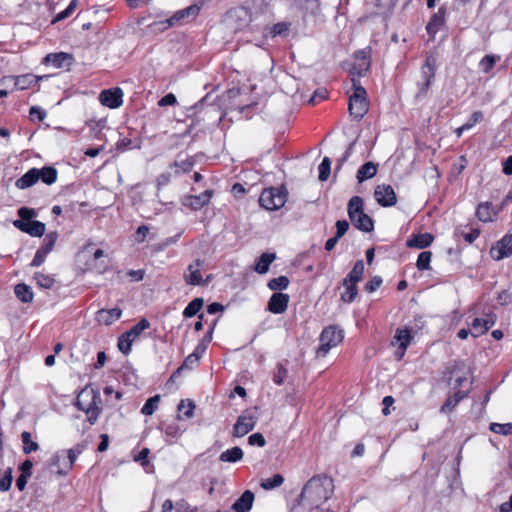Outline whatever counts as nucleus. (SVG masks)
<instances>
[{"mask_svg": "<svg viewBox=\"0 0 512 512\" xmlns=\"http://www.w3.org/2000/svg\"><path fill=\"white\" fill-rule=\"evenodd\" d=\"M20 219L14 220L13 225L20 231L32 237H41L45 233V224L40 221H32L37 213L33 208L21 207L17 211Z\"/></svg>", "mask_w": 512, "mask_h": 512, "instance_id": "4", "label": "nucleus"}, {"mask_svg": "<svg viewBox=\"0 0 512 512\" xmlns=\"http://www.w3.org/2000/svg\"><path fill=\"white\" fill-rule=\"evenodd\" d=\"M289 295L281 292L273 293L270 297L267 309L273 314H282L288 308Z\"/></svg>", "mask_w": 512, "mask_h": 512, "instance_id": "19", "label": "nucleus"}, {"mask_svg": "<svg viewBox=\"0 0 512 512\" xmlns=\"http://www.w3.org/2000/svg\"><path fill=\"white\" fill-rule=\"evenodd\" d=\"M468 395V391L456 390L449 394L448 398L440 408V412L443 414L451 413L456 406Z\"/></svg>", "mask_w": 512, "mask_h": 512, "instance_id": "21", "label": "nucleus"}, {"mask_svg": "<svg viewBox=\"0 0 512 512\" xmlns=\"http://www.w3.org/2000/svg\"><path fill=\"white\" fill-rule=\"evenodd\" d=\"M374 196L378 204L383 207H390L396 204L397 197L391 185L381 184L376 186Z\"/></svg>", "mask_w": 512, "mask_h": 512, "instance_id": "15", "label": "nucleus"}, {"mask_svg": "<svg viewBox=\"0 0 512 512\" xmlns=\"http://www.w3.org/2000/svg\"><path fill=\"white\" fill-rule=\"evenodd\" d=\"M176 512H198V507L191 506L186 500L181 499L176 503Z\"/></svg>", "mask_w": 512, "mask_h": 512, "instance_id": "57", "label": "nucleus"}, {"mask_svg": "<svg viewBox=\"0 0 512 512\" xmlns=\"http://www.w3.org/2000/svg\"><path fill=\"white\" fill-rule=\"evenodd\" d=\"M253 502L254 494L250 490H246L232 505V510L234 512H249Z\"/></svg>", "mask_w": 512, "mask_h": 512, "instance_id": "24", "label": "nucleus"}, {"mask_svg": "<svg viewBox=\"0 0 512 512\" xmlns=\"http://www.w3.org/2000/svg\"><path fill=\"white\" fill-rule=\"evenodd\" d=\"M499 60L500 56L486 55L480 60L479 68L483 73H489Z\"/></svg>", "mask_w": 512, "mask_h": 512, "instance_id": "40", "label": "nucleus"}, {"mask_svg": "<svg viewBox=\"0 0 512 512\" xmlns=\"http://www.w3.org/2000/svg\"><path fill=\"white\" fill-rule=\"evenodd\" d=\"M58 172L54 167L45 166L38 168V179L47 185H51L56 182Z\"/></svg>", "mask_w": 512, "mask_h": 512, "instance_id": "30", "label": "nucleus"}, {"mask_svg": "<svg viewBox=\"0 0 512 512\" xmlns=\"http://www.w3.org/2000/svg\"><path fill=\"white\" fill-rule=\"evenodd\" d=\"M370 60L357 61L351 70L353 75L358 77L362 76L365 72L369 70Z\"/></svg>", "mask_w": 512, "mask_h": 512, "instance_id": "52", "label": "nucleus"}, {"mask_svg": "<svg viewBox=\"0 0 512 512\" xmlns=\"http://www.w3.org/2000/svg\"><path fill=\"white\" fill-rule=\"evenodd\" d=\"M493 210L491 203L485 202L478 205L476 209V216L482 222H489L493 220Z\"/></svg>", "mask_w": 512, "mask_h": 512, "instance_id": "37", "label": "nucleus"}, {"mask_svg": "<svg viewBox=\"0 0 512 512\" xmlns=\"http://www.w3.org/2000/svg\"><path fill=\"white\" fill-rule=\"evenodd\" d=\"M48 253L45 252L44 250H42L41 248H39L35 255H34V258L31 262V266L32 267H39L40 265H42L47 257Z\"/></svg>", "mask_w": 512, "mask_h": 512, "instance_id": "61", "label": "nucleus"}, {"mask_svg": "<svg viewBox=\"0 0 512 512\" xmlns=\"http://www.w3.org/2000/svg\"><path fill=\"white\" fill-rule=\"evenodd\" d=\"M195 405L191 401L182 400L178 405V410L182 413L186 418H191L194 414Z\"/></svg>", "mask_w": 512, "mask_h": 512, "instance_id": "53", "label": "nucleus"}, {"mask_svg": "<svg viewBox=\"0 0 512 512\" xmlns=\"http://www.w3.org/2000/svg\"><path fill=\"white\" fill-rule=\"evenodd\" d=\"M445 13H446V8L445 7H440L437 11V13H435L430 21L428 22L427 24V32L431 35H434L436 34L440 27L444 24V21H445Z\"/></svg>", "mask_w": 512, "mask_h": 512, "instance_id": "26", "label": "nucleus"}, {"mask_svg": "<svg viewBox=\"0 0 512 512\" xmlns=\"http://www.w3.org/2000/svg\"><path fill=\"white\" fill-rule=\"evenodd\" d=\"M488 331L487 323L483 318H475L472 322L471 335L479 337Z\"/></svg>", "mask_w": 512, "mask_h": 512, "instance_id": "42", "label": "nucleus"}, {"mask_svg": "<svg viewBox=\"0 0 512 512\" xmlns=\"http://www.w3.org/2000/svg\"><path fill=\"white\" fill-rule=\"evenodd\" d=\"M215 325V323L213 324ZM213 329H214V326H212L210 328V330L208 331V333L203 337V339L201 340V342L197 345V347L195 348V352L197 354H199V356L201 357L203 355V353L205 352L206 348H207V345L212 341V334H213Z\"/></svg>", "mask_w": 512, "mask_h": 512, "instance_id": "51", "label": "nucleus"}, {"mask_svg": "<svg viewBox=\"0 0 512 512\" xmlns=\"http://www.w3.org/2000/svg\"><path fill=\"white\" fill-rule=\"evenodd\" d=\"M150 228L147 225H141L138 227L136 231L135 240L137 243H143L145 241V238L147 234L149 233Z\"/></svg>", "mask_w": 512, "mask_h": 512, "instance_id": "63", "label": "nucleus"}, {"mask_svg": "<svg viewBox=\"0 0 512 512\" xmlns=\"http://www.w3.org/2000/svg\"><path fill=\"white\" fill-rule=\"evenodd\" d=\"M203 264H204V261L197 259L193 263L188 265V267L183 275V278H184V281L186 282V284L192 285V286H198V285H202L204 283L202 275H201V269L203 267Z\"/></svg>", "mask_w": 512, "mask_h": 512, "instance_id": "17", "label": "nucleus"}, {"mask_svg": "<svg viewBox=\"0 0 512 512\" xmlns=\"http://www.w3.org/2000/svg\"><path fill=\"white\" fill-rule=\"evenodd\" d=\"M288 31H289V25L285 22H279V23H276L272 29H271V34L273 37L275 36H287L288 34Z\"/></svg>", "mask_w": 512, "mask_h": 512, "instance_id": "54", "label": "nucleus"}, {"mask_svg": "<svg viewBox=\"0 0 512 512\" xmlns=\"http://www.w3.org/2000/svg\"><path fill=\"white\" fill-rule=\"evenodd\" d=\"M57 239L58 233L56 231L49 232L45 236L43 245L40 248L49 254L54 249Z\"/></svg>", "mask_w": 512, "mask_h": 512, "instance_id": "48", "label": "nucleus"}, {"mask_svg": "<svg viewBox=\"0 0 512 512\" xmlns=\"http://www.w3.org/2000/svg\"><path fill=\"white\" fill-rule=\"evenodd\" d=\"M489 254L495 261H500L512 255V233L504 235L490 249Z\"/></svg>", "mask_w": 512, "mask_h": 512, "instance_id": "13", "label": "nucleus"}, {"mask_svg": "<svg viewBox=\"0 0 512 512\" xmlns=\"http://www.w3.org/2000/svg\"><path fill=\"white\" fill-rule=\"evenodd\" d=\"M436 72V60L433 56H427L421 67V81L418 82V92L416 98L420 99L426 96Z\"/></svg>", "mask_w": 512, "mask_h": 512, "instance_id": "11", "label": "nucleus"}, {"mask_svg": "<svg viewBox=\"0 0 512 512\" xmlns=\"http://www.w3.org/2000/svg\"><path fill=\"white\" fill-rule=\"evenodd\" d=\"M38 181V168H31L23 176L16 180L15 186L18 189H27L32 187Z\"/></svg>", "mask_w": 512, "mask_h": 512, "instance_id": "25", "label": "nucleus"}, {"mask_svg": "<svg viewBox=\"0 0 512 512\" xmlns=\"http://www.w3.org/2000/svg\"><path fill=\"white\" fill-rule=\"evenodd\" d=\"M39 80L40 78L33 74L20 75L15 78V87L18 90H25L37 84Z\"/></svg>", "mask_w": 512, "mask_h": 512, "instance_id": "31", "label": "nucleus"}, {"mask_svg": "<svg viewBox=\"0 0 512 512\" xmlns=\"http://www.w3.org/2000/svg\"><path fill=\"white\" fill-rule=\"evenodd\" d=\"M150 327L147 319L142 318L137 324L131 327L128 331L121 334L118 338L117 346L119 350L127 355L131 351L132 343L140 336V334Z\"/></svg>", "mask_w": 512, "mask_h": 512, "instance_id": "10", "label": "nucleus"}, {"mask_svg": "<svg viewBox=\"0 0 512 512\" xmlns=\"http://www.w3.org/2000/svg\"><path fill=\"white\" fill-rule=\"evenodd\" d=\"M12 470L9 468L5 471L3 477L0 479V491H8L12 484Z\"/></svg>", "mask_w": 512, "mask_h": 512, "instance_id": "55", "label": "nucleus"}, {"mask_svg": "<svg viewBox=\"0 0 512 512\" xmlns=\"http://www.w3.org/2000/svg\"><path fill=\"white\" fill-rule=\"evenodd\" d=\"M411 332H412V330L408 327L396 330L394 340L398 344V348L396 351V355H397L398 359H401L404 356L406 349H407L408 345L410 344V341L412 339Z\"/></svg>", "mask_w": 512, "mask_h": 512, "instance_id": "20", "label": "nucleus"}, {"mask_svg": "<svg viewBox=\"0 0 512 512\" xmlns=\"http://www.w3.org/2000/svg\"><path fill=\"white\" fill-rule=\"evenodd\" d=\"M490 430L496 434L510 435L512 434V423H491Z\"/></svg>", "mask_w": 512, "mask_h": 512, "instance_id": "50", "label": "nucleus"}, {"mask_svg": "<svg viewBox=\"0 0 512 512\" xmlns=\"http://www.w3.org/2000/svg\"><path fill=\"white\" fill-rule=\"evenodd\" d=\"M334 492V483L332 478L326 475H317L308 480L304 485L300 495L299 502L309 508H318L326 502Z\"/></svg>", "mask_w": 512, "mask_h": 512, "instance_id": "1", "label": "nucleus"}, {"mask_svg": "<svg viewBox=\"0 0 512 512\" xmlns=\"http://www.w3.org/2000/svg\"><path fill=\"white\" fill-rule=\"evenodd\" d=\"M71 59V55L65 52L50 53L45 57V62L55 68H63L70 64Z\"/></svg>", "mask_w": 512, "mask_h": 512, "instance_id": "27", "label": "nucleus"}, {"mask_svg": "<svg viewBox=\"0 0 512 512\" xmlns=\"http://www.w3.org/2000/svg\"><path fill=\"white\" fill-rule=\"evenodd\" d=\"M256 417L249 410L244 411L238 418L233 427V436L243 437L254 429Z\"/></svg>", "mask_w": 512, "mask_h": 512, "instance_id": "12", "label": "nucleus"}, {"mask_svg": "<svg viewBox=\"0 0 512 512\" xmlns=\"http://www.w3.org/2000/svg\"><path fill=\"white\" fill-rule=\"evenodd\" d=\"M382 278L380 276H374L372 279H370L366 285L365 290L369 293H372L376 291L382 284Z\"/></svg>", "mask_w": 512, "mask_h": 512, "instance_id": "60", "label": "nucleus"}, {"mask_svg": "<svg viewBox=\"0 0 512 512\" xmlns=\"http://www.w3.org/2000/svg\"><path fill=\"white\" fill-rule=\"evenodd\" d=\"M378 170V164L373 162H366L357 171L356 178L359 183L373 178Z\"/></svg>", "mask_w": 512, "mask_h": 512, "instance_id": "28", "label": "nucleus"}, {"mask_svg": "<svg viewBox=\"0 0 512 512\" xmlns=\"http://www.w3.org/2000/svg\"><path fill=\"white\" fill-rule=\"evenodd\" d=\"M204 300L202 298L193 299L184 309L183 316L185 318H191L195 316L203 307Z\"/></svg>", "mask_w": 512, "mask_h": 512, "instance_id": "39", "label": "nucleus"}, {"mask_svg": "<svg viewBox=\"0 0 512 512\" xmlns=\"http://www.w3.org/2000/svg\"><path fill=\"white\" fill-rule=\"evenodd\" d=\"M15 294L17 298L23 303H30L33 300V292L31 287L26 284H17L15 286Z\"/></svg>", "mask_w": 512, "mask_h": 512, "instance_id": "36", "label": "nucleus"}, {"mask_svg": "<svg viewBox=\"0 0 512 512\" xmlns=\"http://www.w3.org/2000/svg\"><path fill=\"white\" fill-rule=\"evenodd\" d=\"M199 359L200 356L195 351L191 353L189 356H187L183 364L171 375L168 384L175 380L177 374H180L182 371L186 369H190L194 364L198 362Z\"/></svg>", "mask_w": 512, "mask_h": 512, "instance_id": "35", "label": "nucleus"}, {"mask_svg": "<svg viewBox=\"0 0 512 512\" xmlns=\"http://www.w3.org/2000/svg\"><path fill=\"white\" fill-rule=\"evenodd\" d=\"M177 102V99H176V96L173 94V93H168L166 94L165 96H163L159 101H158V105L160 107H165V106H171V105H174L176 104Z\"/></svg>", "mask_w": 512, "mask_h": 512, "instance_id": "64", "label": "nucleus"}, {"mask_svg": "<svg viewBox=\"0 0 512 512\" xmlns=\"http://www.w3.org/2000/svg\"><path fill=\"white\" fill-rule=\"evenodd\" d=\"M335 226H336V235L335 236L337 238H342L349 229V223L346 220L336 221Z\"/></svg>", "mask_w": 512, "mask_h": 512, "instance_id": "62", "label": "nucleus"}, {"mask_svg": "<svg viewBox=\"0 0 512 512\" xmlns=\"http://www.w3.org/2000/svg\"><path fill=\"white\" fill-rule=\"evenodd\" d=\"M343 330L337 326H328L323 329L317 349V357H325L331 348L338 345L343 340Z\"/></svg>", "mask_w": 512, "mask_h": 512, "instance_id": "9", "label": "nucleus"}, {"mask_svg": "<svg viewBox=\"0 0 512 512\" xmlns=\"http://www.w3.org/2000/svg\"><path fill=\"white\" fill-rule=\"evenodd\" d=\"M213 193V190H205L199 195H186L182 198L181 202L183 206L190 208L191 210L197 211L210 202Z\"/></svg>", "mask_w": 512, "mask_h": 512, "instance_id": "16", "label": "nucleus"}, {"mask_svg": "<svg viewBox=\"0 0 512 512\" xmlns=\"http://www.w3.org/2000/svg\"><path fill=\"white\" fill-rule=\"evenodd\" d=\"M99 101L103 106L116 109L123 104V91L119 87L103 90L99 95Z\"/></svg>", "mask_w": 512, "mask_h": 512, "instance_id": "14", "label": "nucleus"}, {"mask_svg": "<svg viewBox=\"0 0 512 512\" xmlns=\"http://www.w3.org/2000/svg\"><path fill=\"white\" fill-rule=\"evenodd\" d=\"M319 180L324 182L328 179L330 172H331V160L329 157H324L322 162L320 163L319 167Z\"/></svg>", "mask_w": 512, "mask_h": 512, "instance_id": "47", "label": "nucleus"}, {"mask_svg": "<svg viewBox=\"0 0 512 512\" xmlns=\"http://www.w3.org/2000/svg\"><path fill=\"white\" fill-rule=\"evenodd\" d=\"M195 162L192 158H186L182 161H174L170 167L176 168L175 173L178 174L180 171L183 173H188L192 170Z\"/></svg>", "mask_w": 512, "mask_h": 512, "instance_id": "41", "label": "nucleus"}, {"mask_svg": "<svg viewBox=\"0 0 512 512\" xmlns=\"http://www.w3.org/2000/svg\"><path fill=\"white\" fill-rule=\"evenodd\" d=\"M21 441L23 444V453L26 455L36 452L39 449V444L32 440V435L28 431L21 433Z\"/></svg>", "mask_w": 512, "mask_h": 512, "instance_id": "34", "label": "nucleus"}, {"mask_svg": "<svg viewBox=\"0 0 512 512\" xmlns=\"http://www.w3.org/2000/svg\"><path fill=\"white\" fill-rule=\"evenodd\" d=\"M274 259H275V254L263 253L259 257V259L255 265V271L258 272L259 274L266 273L269 269L270 264L274 261Z\"/></svg>", "mask_w": 512, "mask_h": 512, "instance_id": "38", "label": "nucleus"}, {"mask_svg": "<svg viewBox=\"0 0 512 512\" xmlns=\"http://www.w3.org/2000/svg\"><path fill=\"white\" fill-rule=\"evenodd\" d=\"M84 449L85 446L83 444H77L71 449L60 450L51 457L50 465H59V460H63V466L58 471V475L65 476L72 470L77 457Z\"/></svg>", "mask_w": 512, "mask_h": 512, "instance_id": "8", "label": "nucleus"}, {"mask_svg": "<svg viewBox=\"0 0 512 512\" xmlns=\"http://www.w3.org/2000/svg\"><path fill=\"white\" fill-rule=\"evenodd\" d=\"M343 286L345 289L341 293V300L345 303L353 302L358 293L357 284L343 280Z\"/></svg>", "mask_w": 512, "mask_h": 512, "instance_id": "33", "label": "nucleus"}, {"mask_svg": "<svg viewBox=\"0 0 512 512\" xmlns=\"http://www.w3.org/2000/svg\"><path fill=\"white\" fill-rule=\"evenodd\" d=\"M363 273H364L363 260H358V261H356V263L354 264L353 268L348 273V275L346 276L344 281L357 284L362 279Z\"/></svg>", "mask_w": 512, "mask_h": 512, "instance_id": "32", "label": "nucleus"}, {"mask_svg": "<svg viewBox=\"0 0 512 512\" xmlns=\"http://www.w3.org/2000/svg\"><path fill=\"white\" fill-rule=\"evenodd\" d=\"M434 236L431 233H419L412 235L406 242L407 247L425 249L432 244Z\"/></svg>", "mask_w": 512, "mask_h": 512, "instance_id": "22", "label": "nucleus"}, {"mask_svg": "<svg viewBox=\"0 0 512 512\" xmlns=\"http://www.w3.org/2000/svg\"><path fill=\"white\" fill-rule=\"evenodd\" d=\"M349 219L353 226L362 231L369 233L374 229L372 218L364 212V202L360 196H353L347 207Z\"/></svg>", "mask_w": 512, "mask_h": 512, "instance_id": "3", "label": "nucleus"}, {"mask_svg": "<svg viewBox=\"0 0 512 512\" xmlns=\"http://www.w3.org/2000/svg\"><path fill=\"white\" fill-rule=\"evenodd\" d=\"M243 455V450L240 447L235 446L223 451L219 456V460L221 462L236 463L242 460Z\"/></svg>", "mask_w": 512, "mask_h": 512, "instance_id": "29", "label": "nucleus"}, {"mask_svg": "<svg viewBox=\"0 0 512 512\" xmlns=\"http://www.w3.org/2000/svg\"><path fill=\"white\" fill-rule=\"evenodd\" d=\"M432 253L430 251H422L417 258L416 267L419 271L429 270Z\"/></svg>", "mask_w": 512, "mask_h": 512, "instance_id": "43", "label": "nucleus"}, {"mask_svg": "<svg viewBox=\"0 0 512 512\" xmlns=\"http://www.w3.org/2000/svg\"><path fill=\"white\" fill-rule=\"evenodd\" d=\"M101 397L93 386H84L76 398L77 407L84 411L90 424H94L100 414Z\"/></svg>", "mask_w": 512, "mask_h": 512, "instance_id": "2", "label": "nucleus"}, {"mask_svg": "<svg viewBox=\"0 0 512 512\" xmlns=\"http://www.w3.org/2000/svg\"><path fill=\"white\" fill-rule=\"evenodd\" d=\"M283 482H284L283 476L281 474H275L271 478L265 479L261 483V486H262V488L269 490V489L279 487L280 485L283 484Z\"/></svg>", "mask_w": 512, "mask_h": 512, "instance_id": "49", "label": "nucleus"}, {"mask_svg": "<svg viewBox=\"0 0 512 512\" xmlns=\"http://www.w3.org/2000/svg\"><path fill=\"white\" fill-rule=\"evenodd\" d=\"M122 315V310L118 307L112 309H100L96 313V321L100 324L111 325Z\"/></svg>", "mask_w": 512, "mask_h": 512, "instance_id": "23", "label": "nucleus"}, {"mask_svg": "<svg viewBox=\"0 0 512 512\" xmlns=\"http://www.w3.org/2000/svg\"><path fill=\"white\" fill-rule=\"evenodd\" d=\"M203 2L192 4L184 9L176 11L170 18L165 21L155 22L153 25L158 30H166L170 27L181 26L194 20L200 13Z\"/></svg>", "mask_w": 512, "mask_h": 512, "instance_id": "5", "label": "nucleus"}, {"mask_svg": "<svg viewBox=\"0 0 512 512\" xmlns=\"http://www.w3.org/2000/svg\"><path fill=\"white\" fill-rule=\"evenodd\" d=\"M34 279L37 285L44 289H50L55 283V279L52 276L43 273H35Z\"/></svg>", "mask_w": 512, "mask_h": 512, "instance_id": "45", "label": "nucleus"}, {"mask_svg": "<svg viewBox=\"0 0 512 512\" xmlns=\"http://www.w3.org/2000/svg\"><path fill=\"white\" fill-rule=\"evenodd\" d=\"M159 402H160L159 395H155V396L149 398L145 402L143 407L141 408V413L146 416L152 415L155 412V410L157 409Z\"/></svg>", "mask_w": 512, "mask_h": 512, "instance_id": "44", "label": "nucleus"}, {"mask_svg": "<svg viewBox=\"0 0 512 512\" xmlns=\"http://www.w3.org/2000/svg\"><path fill=\"white\" fill-rule=\"evenodd\" d=\"M287 196L288 192L284 186L265 188L259 197V204L269 211L278 210L285 205Z\"/></svg>", "mask_w": 512, "mask_h": 512, "instance_id": "7", "label": "nucleus"}, {"mask_svg": "<svg viewBox=\"0 0 512 512\" xmlns=\"http://www.w3.org/2000/svg\"><path fill=\"white\" fill-rule=\"evenodd\" d=\"M484 118V115L481 111H474L469 120L464 123V128H468V130H470L471 128H473L477 123H480Z\"/></svg>", "mask_w": 512, "mask_h": 512, "instance_id": "56", "label": "nucleus"}, {"mask_svg": "<svg viewBox=\"0 0 512 512\" xmlns=\"http://www.w3.org/2000/svg\"><path fill=\"white\" fill-rule=\"evenodd\" d=\"M449 374V382L454 381L455 384H463L469 381L472 383L470 368L463 362H456Z\"/></svg>", "mask_w": 512, "mask_h": 512, "instance_id": "18", "label": "nucleus"}, {"mask_svg": "<svg viewBox=\"0 0 512 512\" xmlns=\"http://www.w3.org/2000/svg\"><path fill=\"white\" fill-rule=\"evenodd\" d=\"M288 285L289 279L286 276H279L277 278H273L267 284L268 288L274 291L284 290L288 287Z\"/></svg>", "mask_w": 512, "mask_h": 512, "instance_id": "46", "label": "nucleus"}, {"mask_svg": "<svg viewBox=\"0 0 512 512\" xmlns=\"http://www.w3.org/2000/svg\"><path fill=\"white\" fill-rule=\"evenodd\" d=\"M76 6H77V0H72L70 2V4L68 5V7L64 11L57 14L55 21H61V20H64L65 18L69 17L75 10Z\"/></svg>", "mask_w": 512, "mask_h": 512, "instance_id": "59", "label": "nucleus"}, {"mask_svg": "<svg viewBox=\"0 0 512 512\" xmlns=\"http://www.w3.org/2000/svg\"><path fill=\"white\" fill-rule=\"evenodd\" d=\"M352 86L354 91L349 97L348 110L351 117L360 120L369 109L367 92L355 78H352Z\"/></svg>", "mask_w": 512, "mask_h": 512, "instance_id": "6", "label": "nucleus"}, {"mask_svg": "<svg viewBox=\"0 0 512 512\" xmlns=\"http://www.w3.org/2000/svg\"><path fill=\"white\" fill-rule=\"evenodd\" d=\"M248 443L252 446L264 447L266 440L261 433H254L248 437Z\"/></svg>", "mask_w": 512, "mask_h": 512, "instance_id": "58", "label": "nucleus"}]
</instances>
